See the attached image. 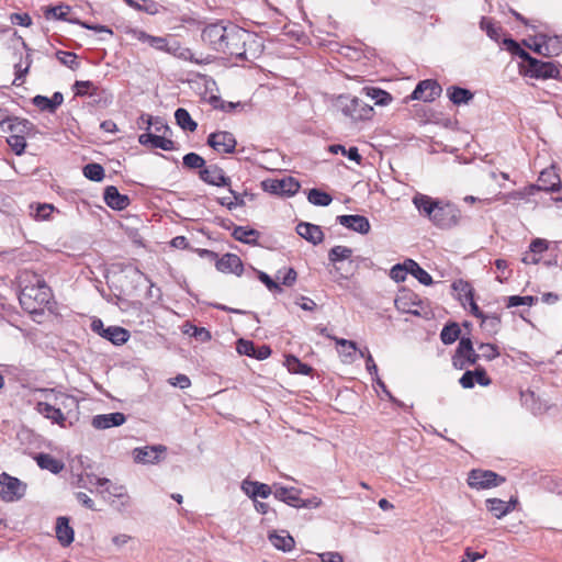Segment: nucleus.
Here are the masks:
<instances>
[{
    "label": "nucleus",
    "instance_id": "obj_28",
    "mask_svg": "<svg viewBox=\"0 0 562 562\" xmlns=\"http://www.w3.org/2000/svg\"><path fill=\"white\" fill-rule=\"evenodd\" d=\"M447 97L454 105H462L470 103L474 94L469 89L450 86L447 88Z\"/></svg>",
    "mask_w": 562,
    "mask_h": 562
},
{
    "label": "nucleus",
    "instance_id": "obj_45",
    "mask_svg": "<svg viewBox=\"0 0 562 562\" xmlns=\"http://www.w3.org/2000/svg\"><path fill=\"white\" fill-rule=\"evenodd\" d=\"M285 364H286L289 371H291L293 373L308 375L312 372V368L308 364L301 362L294 356H288L285 358Z\"/></svg>",
    "mask_w": 562,
    "mask_h": 562
},
{
    "label": "nucleus",
    "instance_id": "obj_9",
    "mask_svg": "<svg viewBox=\"0 0 562 562\" xmlns=\"http://www.w3.org/2000/svg\"><path fill=\"white\" fill-rule=\"evenodd\" d=\"M228 33L229 25H224L223 23H213L203 29L201 37L205 45H207L211 49L220 53Z\"/></svg>",
    "mask_w": 562,
    "mask_h": 562
},
{
    "label": "nucleus",
    "instance_id": "obj_12",
    "mask_svg": "<svg viewBox=\"0 0 562 562\" xmlns=\"http://www.w3.org/2000/svg\"><path fill=\"white\" fill-rule=\"evenodd\" d=\"M236 138L226 131L211 133L207 137V145L218 154H232L236 148Z\"/></svg>",
    "mask_w": 562,
    "mask_h": 562
},
{
    "label": "nucleus",
    "instance_id": "obj_62",
    "mask_svg": "<svg viewBox=\"0 0 562 562\" xmlns=\"http://www.w3.org/2000/svg\"><path fill=\"white\" fill-rule=\"evenodd\" d=\"M473 350V344L470 338H461L459 346L457 348L456 355L453 359H461L463 356L468 352H471Z\"/></svg>",
    "mask_w": 562,
    "mask_h": 562
},
{
    "label": "nucleus",
    "instance_id": "obj_27",
    "mask_svg": "<svg viewBox=\"0 0 562 562\" xmlns=\"http://www.w3.org/2000/svg\"><path fill=\"white\" fill-rule=\"evenodd\" d=\"M269 540L276 549L283 552L291 551L295 544L293 537L284 530L281 532L273 531L269 533Z\"/></svg>",
    "mask_w": 562,
    "mask_h": 562
},
{
    "label": "nucleus",
    "instance_id": "obj_14",
    "mask_svg": "<svg viewBox=\"0 0 562 562\" xmlns=\"http://www.w3.org/2000/svg\"><path fill=\"white\" fill-rule=\"evenodd\" d=\"M561 189V180L559 175L553 168L541 171L536 184L530 186L529 190L532 193L537 191L557 192Z\"/></svg>",
    "mask_w": 562,
    "mask_h": 562
},
{
    "label": "nucleus",
    "instance_id": "obj_47",
    "mask_svg": "<svg viewBox=\"0 0 562 562\" xmlns=\"http://www.w3.org/2000/svg\"><path fill=\"white\" fill-rule=\"evenodd\" d=\"M75 94L79 97L90 95L94 97L98 94V88L92 81H76L74 83Z\"/></svg>",
    "mask_w": 562,
    "mask_h": 562
},
{
    "label": "nucleus",
    "instance_id": "obj_19",
    "mask_svg": "<svg viewBox=\"0 0 562 562\" xmlns=\"http://www.w3.org/2000/svg\"><path fill=\"white\" fill-rule=\"evenodd\" d=\"M139 144L148 146L150 148H160L162 150H175V143L165 135H156L153 133H144L138 137Z\"/></svg>",
    "mask_w": 562,
    "mask_h": 562
},
{
    "label": "nucleus",
    "instance_id": "obj_50",
    "mask_svg": "<svg viewBox=\"0 0 562 562\" xmlns=\"http://www.w3.org/2000/svg\"><path fill=\"white\" fill-rule=\"evenodd\" d=\"M83 175L92 181H101L104 178V169L99 164H88L83 167Z\"/></svg>",
    "mask_w": 562,
    "mask_h": 562
},
{
    "label": "nucleus",
    "instance_id": "obj_3",
    "mask_svg": "<svg viewBox=\"0 0 562 562\" xmlns=\"http://www.w3.org/2000/svg\"><path fill=\"white\" fill-rule=\"evenodd\" d=\"M251 34L237 25L229 24V33L220 53L244 60L248 59L246 45Z\"/></svg>",
    "mask_w": 562,
    "mask_h": 562
},
{
    "label": "nucleus",
    "instance_id": "obj_43",
    "mask_svg": "<svg viewBox=\"0 0 562 562\" xmlns=\"http://www.w3.org/2000/svg\"><path fill=\"white\" fill-rule=\"evenodd\" d=\"M307 200L314 205L327 206L331 203L333 198L322 190L311 189L307 194Z\"/></svg>",
    "mask_w": 562,
    "mask_h": 562
},
{
    "label": "nucleus",
    "instance_id": "obj_30",
    "mask_svg": "<svg viewBox=\"0 0 562 562\" xmlns=\"http://www.w3.org/2000/svg\"><path fill=\"white\" fill-rule=\"evenodd\" d=\"M137 40L143 43H147L150 47L157 50L169 53L172 49L171 44L168 42L166 37L153 36L143 31L138 32Z\"/></svg>",
    "mask_w": 562,
    "mask_h": 562
},
{
    "label": "nucleus",
    "instance_id": "obj_40",
    "mask_svg": "<svg viewBox=\"0 0 562 562\" xmlns=\"http://www.w3.org/2000/svg\"><path fill=\"white\" fill-rule=\"evenodd\" d=\"M54 209V205L48 203L31 204L30 215L37 221L48 220Z\"/></svg>",
    "mask_w": 562,
    "mask_h": 562
},
{
    "label": "nucleus",
    "instance_id": "obj_21",
    "mask_svg": "<svg viewBox=\"0 0 562 562\" xmlns=\"http://www.w3.org/2000/svg\"><path fill=\"white\" fill-rule=\"evenodd\" d=\"M241 490L254 501H256L257 497L267 498L273 493L270 485L249 480L243 481Z\"/></svg>",
    "mask_w": 562,
    "mask_h": 562
},
{
    "label": "nucleus",
    "instance_id": "obj_51",
    "mask_svg": "<svg viewBox=\"0 0 562 562\" xmlns=\"http://www.w3.org/2000/svg\"><path fill=\"white\" fill-rule=\"evenodd\" d=\"M366 352H367V356H366V368L368 370V372L374 378V380L376 381L378 385H380L384 392L387 393V395L391 397V394L386 391V387H385V384L382 382V380L378 376V367L369 351L368 348H366Z\"/></svg>",
    "mask_w": 562,
    "mask_h": 562
},
{
    "label": "nucleus",
    "instance_id": "obj_34",
    "mask_svg": "<svg viewBox=\"0 0 562 562\" xmlns=\"http://www.w3.org/2000/svg\"><path fill=\"white\" fill-rule=\"evenodd\" d=\"M232 236L240 243L255 245L257 244L259 232L245 226H236L232 233Z\"/></svg>",
    "mask_w": 562,
    "mask_h": 562
},
{
    "label": "nucleus",
    "instance_id": "obj_16",
    "mask_svg": "<svg viewBox=\"0 0 562 562\" xmlns=\"http://www.w3.org/2000/svg\"><path fill=\"white\" fill-rule=\"evenodd\" d=\"M352 256V249L346 246H335L328 252V259L335 265V277L336 279H348V274L341 272V267L337 266L338 262L349 260V265L352 263L350 260Z\"/></svg>",
    "mask_w": 562,
    "mask_h": 562
},
{
    "label": "nucleus",
    "instance_id": "obj_44",
    "mask_svg": "<svg viewBox=\"0 0 562 562\" xmlns=\"http://www.w3.org/2000/svg\"><path fill=\"white\" fill-rule=\"evenodd\" d=\"M367 95L375 101L376 105H386L392 101V95L379 88H363Z\"/></svg>",
    "mask_w": 562,
    "mask_h": 562
},
{
    "label": "nucleus",
    "instance_id": "obj_39",
    "mask_svg": "<svg viewBox=\"0 0 562 562\" xmlns=\"http://www.w3.org/2000/svg\"><path fill=\"white\" fill-rule=\"evenodd\" d=\"M452 288L458 292V297L463 306L467 305L468 300H471L474 296L473 288L470 283L463 280L454 281Z\"/></svg>",
    "mask_w": 562,
    "mask_h": 562
},
{
    "label": "nucleus",
    "instance_id": "obj_59",
    "mask_svg": "<svg viewBox=\"0 0 562 562\" xmlns=\"http://www.w3.org/2000/svg\"><path fill=\"white\" fill-rule=\"evenodd\" d=\"M335 341L337 345L344 347L345 349L342 350V355L351 360L355 352L357 351V344L352 340H347V339H344V338H335Z\"/></svg>",
    "mask_w": 562,
    "mask_h": 562
},
{
    "label": "nucleus",
    "instance_id": "obj_5",
    "mask_svg": "<svg viewBox=\"0 0 562 562\" xmlns=\"http://www.w3.org/2000/svg\"><path fill=\"white\" fill-rule=\"evenodd\" d=\"M68 404L75 405V397L65 394H59L55 396V404H50L47 402H37L35 409L45 418L50 419L53 423H56L59 426L64 427L66 423V416L64 415L59 406L63 405L66 407Z\"/></svg>",
    "mask_w": 562,
    "mask_h": 562
},
{
    "label": "nucleus",
    "instance_id": "obj_2",
    "mask_svg": "<svg viewBox=\"0 0 562 562\" xmlns=\"http://www.w3.org/2000/svg\"><path fill=\"white\" fill-rule=\"evenodd\" d=\"M20 286L19 301L27 313H40L48 304L52 296L50 289L40 276L27 271L23 272L20 276Z\"/></svg>",
    "mask_w": 562,
    "mask_h": 562
},
{
    "label": "nucleus",
    "instance_id": "obj_24",
    "mask_svg": "<svg viewBox=\"0 0 562 562\" xmlns=\"http://www.w3.org/2000/svg\"><path fill=\"white\" fill-rule=\"evenodd\" d=\"M301 490L296 487H284L274 485L273 495L277 499L288 504L289 506L299 508L301 502Z\"/></svg>",
    "mask_w": 562,
    "mask_h": 562
},
{
    "label": "nucleus",
    "instance_id": "obj_4",
    "mask_svg": "<svg viewBox=\"0 0 562 562\" xmlns=\"http://www.w3.org/2000/svg\"><path fill=\"white\" fill-rule=\"evenodd\" d=\"M335 105L353 122L370 120L373 115V108L357 97L339 95Z\"/></svg>",
    "mask_w": 562,
    "mask_h": 562
},
{
    "label": "nucleus",
    "instance_id": "obj_35",
    "mask_svg": "<svg viewBox=\"0 0 562 562\" xmlns=\"http://www.w3.org/2000/svg\"><path fill=\"white\" fill-rule=\"evenodd\" d=\"M407 272L414 276L422 284H432L431 276L413 259H406Z\"/></svg>",
    "mask_w": 562,
    "mask_h": 562
},
{
    "label": "nucleus",
    "instance_id": "obj_6",
    "mask_svg": "<svg viewBox=\"0 0 562 562\" xmlns=\"http://www.w3.org/2000/svg\"><path fill=\"white\" fill-rule=\"evenodd\" d=\"M0 487L1 501L5 503H13L24 497L27 484L7 472H2L0 474Z\"/></svg>",
    "mask_w": 562,
    "mask_h": 562
},
{
    "label": "nucleus",
    "instance_id": "obj_31",
    "mask_svg": "<svg viewBox=\"0 0 562 562\" xmlns=\"http://www.w3.org/2000/svg\"><path fill=\"white\" fill-rule=\"evenodd\" d=\"M101 337L110 340L112 344L120 346L125 344L130 338V333L120 326H110L103 329Z\"/></svg>",
    "mask_w": 562,
    "mask_h": 562
},
{
    "label": "nucleus",
    "instance_id": "obj_8",
    "mask_svg": "<svg viewBox=\"0 0 562 562\" xmlns=\"http://www.w3.org/2000/svg\"><path fill=\"white\" fill-rule=\"evenodd\" d=\"M505 477L491 470L473 469L468 476V484L475 490H485L501 485Z\"/></svg>",
    "mask_w": 562,
    "mask_h": 562
},
{
    "label": "nucleus",
    "instance_id": "obj_25",
    "mask_svg": "<svg viewBox=\"0 0 562 562\" xmlns=\"http://www.w3.org/2000/svg\"><path fill=\"white\" fill-rule=\"evenodd\" d=\"M55 530L56 537L63 547H68L72 543L75 532L67 517L61 516L57 518Z\"/></svg>",
    "mask_w": 562,
    "mask_h": 562
},
{
    "label": "nucleus",
    "instance_id": "obj_61",
    "mask_svg": "<svg viewBox=\"0 0 562 562\" xmlns=\"http://www.w3.org/2000/svg\"><path fill=\"white\" fill-rule=\"evenodd\" d=\"M258 279L268 288L269 291L278 293L282 292L280 283L271 279L270 276H268L266 272L260 271L258 273Z\"/></svg>",
    "mask_w": 562,
    "mask_h": 562
},
{
    "label": "nucleus",
    "instance_id": "obj_55",
    "mask_svg": "<svg viewBox=\"0 0 562 562\" xmlns=\"http://www.w3.org/2000/svg\"><path fill=\"white\" fill-rule=\"evenodd\" d=\"M151 126L156 133H160L161 135H166L170 131L167 123L159 116L146 117V130H149Z\"/></svg>",
    "mask_w": 562,
    "mask_h": 562
},
{
    "label": "nucleus",
    "instance_id": "obj_13",
    "mask_svg": "<svg viewBox=\"0 0 562 562\" xmlns=\"http://www.w3.org/2000/svg\"><path fill=\"white\" fill-rule=\"evenodd\" d=\"M442 92L441 86L432 79L422 80L413 91L411 98L413 100H422L424 102H432L440 97Z\"/></svg>",
    "mask_w": 562,
    "mask_h": 562
},
{
    "label": "nucleus",
    "instance_id": "obj_64",
    "mask_svg": "<svg viewBox=\"0 0 562 562\" xmlns=\"http://www.w3.org/2000/svg\"><path fill=\"white\" fill-rule=\"evenodd\" d=\"M33 104L37 106L41 111H47L49 113H55L53 106L50 104V100L44 95H35L33 98Z\"/></svg>",
    "mask_w": 562,
    "mask_h": 562
},
{
    "label": "nucleus",
    "instance_id": "obj_38",
    "mask_svg": "<svg viewBox=\"0 0 562 562\" xmlns=\"http://www.w3.org/2000/svg\"><path fill=\"white\" fill-rule=\"evenodd\" d=\"M480 27L481 30L485 31L486 35L495 41L498 42L503 32L502 26L496 24L492 19L483 16L480 21Z\"/></svg>",
    "mask_w": 562,
    "mask_h": 562
},
{
    "label": "nucleus",
    "instance_id": "obj_63",
    "mask_svg": "<svg viewBox=\"0 0 562 562\" xmlns=\"http://www.w3.org/2000/svg\"><path fill=\"white\" fill-rule=\"evenodd\" d=\"M238 353L252 357L255 355L256 346L252 341L246 339H239L236 347Z\"/></svg>",
    "mask_w": 562,
    "mask_h": 562
},
{
    "label": "nucleus",
    "instance_id": "obj_7",
    "mask_svg": "<svg viewBox=\"0 0 562 562\" xmlns=\"http://www.w3.org/2000/svg\"><path fill=\"white\" fill-rule=\"evenodd\" d=\"M561 66L553 61H542L531 58L528 65L524 66V74L537 79H557L560 77Z\"/></svg>",
    "mask_w": 562,
    "mask_h": 562
},
{
    "label": "nucleus",
    "instance_id": "obj_1",
    "mask_svg": "<svg viewBox=\"0 0 562 562\" xmlns=\"http://www.w3.org/2000/svg\"><path fill=\"white\" fill-rule=\"evenodd\" d=\"M413 203L418 212L426 216L435 226L443 229L457 226L461 218L460 210L452 203L417 193Z\"/></svg>",
    "mask_w": 562,
    "mask_h": 562
},
{
    "label": "nucleus",
    "instance_id": "obj_37",
    "mask_svg": "<svg viewBox=\"0 0 562 562\" xmlns=\"http://www.w3.org/2000/svg\"><path fill=\"white\" fill-rule=\"evenodd\" d=\"M175 119L183 131L194 132L198 127L196 122L192 120L190 113L183 108L176 110Z\"/></svg>",
    "mask_w": 562,
    "mask_h": 562
},
{
    "label": "nucleus",
    "instance_id": "obj_20",
    "mask_svg": "<svg viewBox=\"0 0 562 562\" xmlns=\"http://www.w3.org/2000/svg\"><path fill=\"white\" fill-rule=\"evenodd\" d=\"M103 198L106 205L113 210L121 211L126 209L130 204L128 196L121 194L114 186H109L105 188Z\"/></svg>",
    "mask_w": 562,
    "mask_h": 562
},
{
    "label": "nucleus",
    "instance_id": "obj_29",
    "mask_svg": "<svg viewBox=\"0 0 562 562\" xmlns=\"http://www.w3.org/2000/svg\"><path fill=\"white\" fill-rule=\"evenodd\" d=\"M37 465L43 470L57 474L64 469V463L48 453H37L34 457Z\"/></svg>",
    "mask_w": 562,
    "mask_h": 562
},
{
    "label": "nucleus",
    "instance_id": "obj_49",
    "mask_svg": "<svg viewBox=\"0 0 562 562\" xmlns=\"http://www.w3.org/2000/svg\"><path fill=\"white\" fill-rule=\"evenodd\" d=\"M538 302L537 296L532 295H526V296H519V295H512L506 299V307H516L520 305H528L532 306Z\"/></svg>",
    "mask_w": 562,
    "mask_h": 562
},
{
    "label": "nucleus",
    "instance_id": "obj_52",
    "mask_svg": "<svg viewBox=\"0 0 562 562\" xmlns=\"http://www.w3.org/2000/svg\"><path fill=\"white\" fill-rule=\"evenodd\" d=\"M467 304H469L470 306V312L473 316H475L476 318L481 319L482 323H485L486 321H491L493 324L497 325L499 323V318L497 316H488V315H485L481 310L480 307L477 306V304L475 303L474 301V296L471 299V300H468L467 301Z\"/></svg>",
    "mask_w": 562,
    "mask_h": 562
},
{
    "label": "nucleus",
    "instance_id": "obj_54",
    "mask_svg": "<svg viewBox=\"0 0 562 562\" xmlns=\"http://www.w3.org/2000/svg\"><path fill=\"white\" fill-rule=\"evenodd\" d=\"M183 166L189 169H202L205 166V160L195 153H189L183 156Z\"/></svg>",
    "mask_w": 562,
    "mask_h": 562
},
{
    "label": "nucleus",
    "instance_id": "obj_10",
    "mask_svg": "<svg viewBox=\"0 0 562 562\" xmlns=\"http://www.w3.org/2000/svg\"><path fill=\"white\" fill-rule=\"evenodd\" d=\"M266 192L277 195H294L300 189V182L293 177H283L281 179H267L261 182Z\"/></svg>",
    "mask_w": 562,
    "mask_h": 562
},
{
    "label": "nucleus",
    "instance_id": "obj_60",
    "mask_svg": "<svg viewBox=\"0 0 562 562\" xmlns=\"http://www.w3.org/2000/svg\"><path fill=\"white\" fill-rule=\"evenodd\" d=\"M407 273L408 272L405 260L403 263H397L391 269L390 277L396 282H402L406 279Z\"/></svg>",
    "mask_w": 562,
    "mask_h": 562
},
{
    "label": "nucleus",
    "instance_id": "obj_22",
    "mask_svg": "<svg viewBox=\"0 0 562 562\" xmlns=\"http://www.w3.org/2000/svg\"><path fill=\"white\" fill-rule=\"evenodd\" d=\"M296 233L313 245H318L324 240V233L321 227L311 223L302 222L297 224Z\"/></svg>",
    "mask_w": 562,
    "mask_h": 562
},
{
    "label": "nucleus",
    "instance_id": "obj_53",
    "mask_svg": "<svg viewBox=\"0 0 562 562\" xmlns=\"http://www.w3.org/2000/svg\"><path fill=\"white\" fill-rule=\"evenodd\" d=\"M7 143L16 155H22L26 147V140L23 135H10Z\"/></svg>",
    "mask_w": 562,
    "mask_h": 562
},
{
    "label": "nucleus",
    "instance_id": "obj_46",
    "mask_svg": "<svg viewBox=\"0 0 562 562\" xmlns=\"http://www.w3.org/2000/svg\"><path fill=\"white\" fill-rule=\"evenodd\" d=\"M539 40H543L544 41L546 47L548 49L547 50L548 57L549 56H557V55H559L562 52V38L561 37H559V36L541 35L539 37Z\"/></svg>",
    "mask_w": 562,
    "mask_h": 562
},
{
    "label": "nucleus",
    "instance_id": "obj_11",
    "mask_svg": "<svg viewBox=\"0 0 562 562\" xmlns=\"http://www.w3.org/2000/svg\"><path fill=\"white\" fill-rule=\"evenodd\" d=\"M166 451L167 447L162 445L145 446L133 449L132 456L136 463L157 464Z\"/></svg>",
    "mask_w": 562,
    "mask_h": 562
},
{
    "label": "nucleus",
    "instance_id": "obj_23",
    "mask_svg": "<svg viewBox=\"0 0 562 562\" xmlns=\"http://www.w3.org/2000/svg\"><path fill=\"white\" fill-rule=\"evenodd\" d=\"M126 417L123 413H110L97 415L92 419V426L97 429H106L115 426H121L125 423Z\"/></svg>",
    "mask_w": 562,
    "mask_h": 562
},
{
    "label": "nucleus",
    "instance_id": "obj_48",
    "mask_svg": "<svg viewBox=\"0 0 562 562\" xmlns=\"http://www.w3.org/2000/svg\"><path fill=\"white\" fill-rule=\"evenodd\" d=\"M56 58L58 61L66 67L70 68L71 70H77L80 67L79 61L77 60V55L72 52H64L58 50L56 53Z\"/></svg>",
    "mask_w": 562,
    "mask_h": 562
},
{
    "label": "nucleus",
    "instance_id": "obj_41",
    "mask_svg": "<svg viewBox=\"0 0 562 562\" xmlns=\"http://www.w3.org/2000/svg\"><path fill=\"white\" fill-rule=\"evenodd\" d=\"M503 45L512 55L518 56L527 64L530 61L532 56H530L529 53H527L521 46L513 38H504Z\"/></svg>",
    "mask_w": 562,
    "mask_h": 562
},
{
    "label": "nucleus",
    "instance_id": "obj_17",
    "mask_svg": "<svg viewBox=\"0 0 562 562\" xmlns=\"http://www.w3.org/2000/svg\"><path fill=\"white\" fill-rule=\"evenodd\" d=\"M215 267L218 271L224 273H234L241 276L244 271V265L240 258L235 254H225L222 258H218L215 262Z\"/></svg>",
    "mask_w": 562,
    "mask_h": 562
},
{
    "label": "nucleus",
    "instance_id": "obj_42",
    "mask_svg": "<svg viewBox=\"0 0 562 562\" xmlns=\"http://www.w3.org/2000/svg\"><path fill=\"white\" fill-rule=\"evenodd\" d=\"M461 330L459 325L457 323H451L442 328L440 339L445 345H451L459 338Z\"/></svg>",
    "mask_w": 562,
    "mask_h": 562
},
{
    "label": "nucleus",
    "instance_id": "obj_58",
    "mask_svg": "<svg viewBox=\"0 0 562 562\" xmlns=\"http://www.w3.org/2000/svg\"><path fill=\"white\" fill-rule=\"evenodd\" d=\"M276 279L285 286H292L297 279V273L293 268H289L282 276V271L279 270L276 274Z\"/></svg>",
    "mask_w": 562,
    "mask_h": 562
},
{
    "label": "nucleus",
    "instance_id": "obj_15",
    "mask_svg": "<svg viewBox=\"0 0 562 562\" xmlns=\"http://www.w3.org/2000/svg\"><path fill=\"white\" fill-rule=\"evenodd\" d=\"M199 175L202 181L216 187H225L231 182L229 178L225 176L223 169L216 165H211L207 167L204 166L200 170Z\"/></svg>",
    "mask_w": 562,
    "mask_h": 562
},
{
    "label": "nucleus",
    "instance_id": "obj_36",
    "mask_svg": "<svg viewBox=\"0 0 562 562\" xmlns=\"http://www.w3.org/2000/svg\"><path fill=\"white\" fill-rule=\"evenodd\" d=\"M95 484L100 487H105L102 493H108L113 497H125L127 496L126 488L123 485H114L105 477H95Z\"/></svg>",
    "mask_w": 562,
    "mask_h": 562
},
{
    "label": "nucleus",
    "instance_id": "obj_56",
    "mask_svg": "<svg viewBox=\"0 0 562 562\" xmlns=\"http://www.w3.org/2000/svg\"><path fill=\"white\" fill-rule=\"evenodd\" d=\"M480 352H475L473 349L471 352H468L461 359H453V366L459 369H464L468 366H473L480 359Z\"/></svg>",
    "mask_w": 562,
    "mask_h": 562
},
{
    "label": "nucleus",
    "instance_id": "obj_18",
    "mask_svg": "<svg viewBox=\"0 0 562 562\" xmlns=\"http://www.w3.org/2000/svg\"><path fill=\"white\" fill-rule=\"evenodd\" d=\"M337 222L344 227L359 234H368L371 227L369 220L362 215H339L337 216Z\"/></svg>",
    "mask_w": 562,
    "mask_h": 562
},
{
    "label": "nucleus",
    "instance_id": "obj_33",
    "mask_svg": "<svg viewBox=\"0 0 562 562\" xmlns=\"http://www.w3.org/2000/svg\"><path fill=\"white\" fill-rule=\"evenodd\" d=\"M171 46H172V49L170 53L180 59L190 60L198 65H204V64H209L211 61L209 57H205V58L195 57V55L193 54V52L190 48L181 47L179 45V43H177V42H173L171 44Z\"/></svg>",
    "mask_w": 562,
    "mask_h": 562
},
{
    "label": "nucleus",
    "instance_id": "obj_26",
    "mask_svg": "<svg viewBox=\"0 0 562 562\" xmlns=\"http://www.w3.org/2000/svg\"><path fill=\"white\" fill-rule=\"evenodd\" d=\"M8 124V131L11 135H25L31 134L34 131V124L26 119H21L18 116H10L5 122Z\"/></svg>",
    "mask_w": 562,
    "mask_h": 562
},
{
    "label": "nucleus",
    "instance_id": "obj_57",
    "mask_svg": "<svg viewBox=\"0 0 562 562\" xmlns=\"http://www.w3.org/2000/svg\"><path fill=\"white\" fill-rule=\"evenodd\" d=\"M480 357L488 361L499 356L498 348L493 344H480L479 347Z\"/></svg>",
    "mask_w": 562,
    "mask_h": 562
},
{
    "label": "nucleus",
    "instance_id": "obj_32",
    "mask_svg": "<svg viewBox=\"0 0 562 562\" xmlns=\"http://www.w3.org/2000/svg\"><path fill=\"white\" fill-rule=\"evenodd\" d=\"M487 510L496 518L501 519L513 510L510 504L501 498H487L485 501Z\"/></svg>",
    "mask_w": 562,
    "mask_h": 562
}]
</instances>
